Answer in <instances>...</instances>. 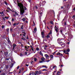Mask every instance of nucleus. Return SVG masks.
I'll return each instance as SVG.
<instances>
[{"label":"nucleus","mask_w":75,"mask_h":75,"mask_svg":"<svg viewBox=\"0 0 75 75\" xmlns=\"http://www.w3.org/2000/svg\"><path fill=\"white\" fill-rule=\"evenodd\" d=\"M18 5L20 8V14L21 16L24 15V13L25 12V10H27V8L25 6H23V5L22 4L19 3L18 4Z\"/></svg>","instance_id":"f257e3e1"},{"label":"nucleus","mask_w":75,"mask_h":75,"mask_svg":"<svg viewBox=\"0 0 75 75\" xmlns=\"http://www.w3.org/2000/svg\"><path fill=\"white\" fill-rule=\"evenodd\" d=\"M57 55H60V56H61V57H62L63 54H62V53H60L59 52H58L57 54Z\"/></svg>","instance_id":"f03ea898"},{"label":"nucleus","mask_w":75,"mask_h":75,"mask_svg":"<svg viewBox=\"0 0 75 75\" xmlns=\"http://www.w3.org/2000/svg\"><path fill=\"white\" fill-rule=\"evenodd\" d=\"M58 43H59V44L61 45L62 47H63V46H62L63 45H64V44H63L64 43L62 42H58Z\"/></svg>","instance_id":"7ed1b4c3"},{"label":"nucleus","mask_w":75,"mask_h":75,"mask_svg":"<svg viewBox=\"0 0 75 75\" xmlns=\"http://www.w3.org/2000/svg\"><path fill=\"white\" fill-rule=\"evenodd\" d=\"M61 70H59V71L57 73L56 75H60V74H61V72H61Z\"/></svg>","instance_id":"20e7f679"},{"label":"nucleus","mask_w":75,"mask_h":75,"mask_svg":"<svg viewBox=\"0 0 75 75\" xmlns=\"http://www.w3.org/2000/svg\"><path fill=\"white\" fill-rule=\"evenodd\" d=\"M50 60H52V59H53L54 58V56L51 55L50 56Z\"/></svg>","instance_id":"39448f33"},{"label":"nucleus","mask_w":75,"mask_h":75,"mask_svg":"<svg viewBox=\"0 0 75 75\" xmlns=\"http://www.w3.org/2000/svg\"><path fill=\"white\" fill-rule=\"evenodd\" d=\"M8 52H4V54L5 56H6V55H8Z\"/></svg>","instance_id":"423d86ee"},{"label":"nucleus","mask_w":75,"mask_h":75,"mask_svg":"<svg viewBox=\"0 0 75 75\" xmlns=\"http://www.w3.org/2000/svg\"><path fill=\"white\" fill-rule=\"evenodd\" d=\"M37 32V28L35 27L34 29V31H33V33H36Z\"/></svg>","instance_id":"0eeeda50"},{"label":"nucleus","mask_w":75,"mask_h":75,"mask_svg":"<svg viewBox=\"0 0 75 75\" xmlns=\"http://www.w3.org/2000/svg\"><path fill=\"white\" fill-rule=\"evenodd\" d=\"M16 46V45L15 44H14L13 45V50H14V48Z\"/></svg>","instance_id":"6e6552de"},{"label":"nucleus","mask_w":75,"mask_h":75,"mask_svg":"<svg viewBox=\"0 0 75 75\" xmlns=\"http://www.w3.org/2000/svg\"><path fill=\"white\" fill-rule=\"evenodd\" d=\"M55 30V31H56V33H57V34H58V28H57V29H54Z\"/></svg>","instance_id":"1a4fd4ad"},{"label":"nucleus","mask_w":75,"mask_h":75,"mask_svg":"<svg viewBox=\"0 0 75 75\" xmlns=\"http://www.w3.org/2000/svg\"><path fill=\"white\" fill-rule=\"evenodd\" d=\"M0 14H1V16H4L3 11H2L1 12H0Z\"/></svg>","instance_id":"9d476101"},{"label":"nucleus","mask_w":75,"mask_h":75,"mask_svg":"<svg viewBox=\"0 0 75 75\" xmlns=\"http://www.w3.org/2000/svg\"><path fill=\"white\" fill-rule=\"evenodd\" d=\"M39 54H40V55H41V56L43 57V54H42V52L41 51H40V52Z\"/></svg>","instance_id":"9b49d317"},{"label":"nucleus","mask_w":75,"mask_h":75,"mask_svg":"<svg viewBox=\"0 0 75 75\" xmlns=\"http://www.w3.org/2000/svg\"><path fill=\"white\" fill-rule=\"evenodd\" d=\"M38 71H36L35 75H38Z\"/></svg>","instance_id":"f8f14e48"},{"label":"nucleus","mask_w":75,"mask_h":75,"mask_svg":"<svg viewBox=\"0 0 75 75\" xmlns=\"http://www.w3.org/2000/svg\"><path fill=\"white\" fill-rule=\"evenodd\" d=\"M45 57L46 58V59H48V57H49V56H48V54H45Z\"/></svg>","instance_id":"ddd939ff"},{"label":"nucleus","mask_w":75,"mask_h":75,"mask_svg":"<svg viewBox=\"0 0 75 75\" xmlns=\"http://www.w3.org/2000/svg\"><path fill=\"white\" fill-rule=\"evenodd\" d=\"M22 33L23 34H24V35H25V34H26V33H25V31L24 30H22Z\"/></svg>","instance_id":"4468645a"},{"label":"nucleus","mask_w":75,"mask_h":75,"mask_svg":"<svg viewBox=\"0 0 75 75\" xmlns=\"http://www.w3.org/2000/svg\"><path fill=\"white\" fill-rule=\"evenodd\" d=\"M45 1H42V6H43V5H45Z\"/></svg>","instance_id":"2eb2a0df"},{"label":"nucleus","mask_w":75,"mask_h":75,"mask_svg":"<svg viewBox=\"0 0 75 75\" xmlns=\"http://www.w3.org/2000/svg\"><path fill=\"white\" fill-rule=\"evenodd\" d=\"M41 60L42 61H45V58L44 57H42L41 58Z\"/></svg>","instance_id":"dca6fc26"},{"label":"nucleus","mask_w":75,"mask_h":75,"mask_svg":"<svg viewBox=\"0 0 75 75\" xmlns=\"http://www.w3.org/2000/svg\"><path fill=\"white\" fill-rule=\"evenodd\" d=\"M22 20L23 21V22H24L25 21V18H23L22 19Z\"/></svg>","instance_id":"f3484780"},{"label":"nucleus","mask_w":75,"mask_h":75,"mask_svg":"<svg viewBox=\"0 0 75 75\" xmlns=\"http://www.w3.org/2000/svg\"><path fill=\"white\" fill-rule=\"evenodd\" d=\"M70 51V50H69V49H67V50H66V52H69Z\"/></svg>","instance_id":"a211bd4d"},{"label":"nucleus","mask_w":75,"mask_h":75,"mask_svg":"<svg viewBox=\"0 0 75 75\" xmlns=\"http://www.w3.org/2000/svg\"><path fill=\"white\" fill-rule=\"evenodd\" d=\"M45 37H46L47 38H50V35L48 34L47 35V36Z\"/></svg>","instance_id":"6ab92c4d"},{"label":"nucleus","mask_w":75,"mask_h":75,"mask_svg":"<svg viewBox=\"0 0 75 75\" xmlns=\"http://www.w3.org/2000/svg\"><path fill=\"white\" fill-rule=\"evenodd\" d=\"M23 37L24 38H26V37L25 36V35L23 34Z\"/></svg>","instance_id":"aec40b11"},{"label":"nucleus","mask_w":75,"mask_h":75,"mask_svg":"<svg viewBox=\"0 0 75 75\" xmlns=\"http://www.w3.org/2000/svg\"><path fill=\"white\" fill-rule=\"evenodd\" d=\"M36 51H39L40 50V49H39V48L38 47H37L36 49Z\"/></svg>","instance_id":"412c9836"},{"label":"nucleus","mask_w":75,"mask_h":75,"mask_svg":"<svg viewBox=\"0 0 75 75\" xmlns=\"http://www.w3.org/2000/svg\"><path fill=\"white\" fill-rule=\"evenodd\" d=\"M42 13L40 12V17H41V16H42Z\"/></svg>","instance_id":"4be33fe9"},{"label":"nucleus","mask_w":75,"mask_h":75,"mask_svg":"<svg viewBox=\"0 0 75 75\" xmlns=\"http://www.w3.org/2000/svg\"><path fill=\"white\" fill-rule=\"evenodd\" d=\"M37 59L35 57L34 58V61H37Z\"/></svg>","instance_id":"5701e85b"},{"label":"nucleus","mask_w":75,"mask_h":75,"mask_svg":"<svg viewBox=\"0 0 75 75\" xmlns=\"http://www.w3.org/2000/svg\"><path fill=\"white\" fill-rule=\"evenodd\" d=\"M14 13H15V14H16V15H17V16H18V13H17V12H16V11H15Z\"/></svg>","instance_id":"b1692460"},{"label":"nucleus","mask_w":75,"mask_h":75,"mask_svg":"<svg viewBox=\"0 0 75 75\" xmlns=\"http://www.w3.org/2000/svg\"><path fill=\"white\" fill-rule=\"evenodd\" d=\"M42 67L44 68H47V66H46L45 65H43L42 66Z\"/></svg>","instance_id":"393cba45"},{"label":"nucleus","mask_w":75,"mask_h":75,"mask_svg":"<svg viewBox=\"0 0 75 75\" xmlns=\"http://www.w3.org/2000/svg\"><path fill=\"white\" fill-rule=\"evenodd\" d=\"M57 41H58V42H59V41H61V39L59 38V39H57Z\"/></svg>","instance_id":"a878e982"},{"label":"nucleus","mask_w":75,"mask_h":75,"mask_svg":"<svg viewBox=\"0 0 75 75\" xmlns=\"http://www.w3.org/2000/svg\"><path fill=\"white\" fill-rule=\"evenodd\" d=\"M54 28L55 29H57V28H57V26L55 25Z\"/></svg>","instance_id":"bb28decb"},{"label":"nucleus","mask_w":75,"mask_h":75,"mask_svg":"<svg viewBox=\"0 0 75 75\" xmlns=\"http://www.w3.org/2000/svg\"><path fill=\"white\" fill-rule=\"evenodd\" d=\"M50 24H51L53 25L54 23H53V22L52 21H51L50 22Z\"/></svg>","instance_id":"cd10ccee"},{"label":"nucleus","mask_w":75,"mask_h":75,"mask_svg":"<svg viewBox=\"0 0 75 75\" xmlns=\"http://www.w3.org/2000/svg\"><path fill=\"white\" fill-rule=\"evenodd\" d=\"M21 30H23V25H22L21 26Z\"/></svg>","instance_id":"c85d7f7f"},{"label":"nucleus","mask_w":75,"mask_h":75,"mask_svg":"<svg viewBox=\"0 0 75 75\" xmlns=\"http://www.w3.org/2000/svg\"><path fill=\"white\" fill-rule=\"evenodd\" d=\"M8 65H7L6 67V69H8Z\"/></svg>","instance_id":"c756f323"},{"label":"nucleus","mask_w":75,"mask_h":75,"mask_svg":"<svg viewBox=\"0 0 75 75\" xmlns=\"http://www.w3.org/2000/svg\"><path fill=\"white\" fill-rule=\"evenodd\" d=\"M10 30L11 32H12V31H13V28H10Z\"/></svg>","instance_id":"7c9ffc66"},{"label":"nucleus","mask_w":75,"mask_h":75,"mask_svg":"<svg viewBox=\"0 0 75 75\" xmlns=\"http://www.w3.org/2000/svg\"><path fill=\"white\" fill-rule=\"evenodd\" d=\"M42 74L41 72V71H39V72H38L39 74Z\"/></svg>","instance_id":"2f4dec72"},{"label":"nucleus","mask_w":75,"mask_h":75,"mask_svg":"<svg viewBox=\"0 0 75 75\" xmlns=\"http://www.w3.org/2000/svg\"><path fill=\"white\" fill-rule=\"evenodd\" d=\"M60 33H61V34H62V30H60Z\"/></svg>","instance_id":"473e14b6"},{"label":"nucleus","mask_w":75,"mask_h":75,"mask_svg":"<svg viewBox=\"0 0 75 75\" xmlns=\"http://www.w3.org/2000/svg\"><path fill=\"white\" fill-rule=\"evenodd\" d=\"M6 31H7L8 32L9 31V28H7L6 29Z\"/></svg>","instance_id":"72a5a7b5"},{"label":"nucleus","mask_w":75,"mask_h":75,"mask_svg":"<svg viewBox=\"0 0 75 75\" xmlns=\"http://www.w3.org/2000/svg\"><path fill=\"white\" fill-rule=\"evenodd\" d=\"M27 46H26L25 47V48H26V49H28V48L27 47Z\"/></svg>","instance_id":"f704fd0d"},{"label":"nucleus","mask_w":75,"mask_h":75,"mask_svg":"<svg viewBox=\"0 0 75 75\" xmlns=\"http://www.w3.org/2000/svg\"><path fill=\"white\" fill-rule=\"evenodd\" d=\"M8 42H9V43L10 42V39H8Z\"/></svg>","instance_id":"c9c22d12"},{"label":"nucleus","mask_w":75,"mask_h":75,"mask_svg":"<svg viewBox=\"0 0 75 75\" xmlns=\"http://www.w3.org/2000/svg\"><path fill=\"white\" fill-rule=\"evenodd\" d=\"M75 15H74V16H72V18H73V19H74V18H75Z\"/></svg>","instance_id":"e433bc0d"},{"label":"nucleus","mask_w":75,"mask_h":75,"mask_svg":"<svg viewBox=\"0 0 75 75\" xmlns=\"http://www.w3.org/2000/svg\"><path fill=\"white\" fill-rule=\"evenodd\" d=\"M33 63H34V62H33V61H32L30 62L31 64H33Z\"/></svg>","instance_id":"4c0bfd02"},{"label":"nucleus","mask_w":75,"mask_h":75,"mask_svg":"<svg viewBox=\"0 0 75 75\" xmlns=\"http://www.w3.org/2000/svg\"><path fill=\"white\" fill-rule=\"evenodd\" d=\"M51 33H52V32L50 31V32L49 33V34L48 35H50V34H51Z\"/></svg>","instance_id":"58836bf2"},{"label":"nucleus","mask_w":75,"mask_h":75,"mask_svg":"<svg viewBox=\"0 0 75 75\" xmlns=\"http://www.w3.org/2000/svg\"><path fill=\"white\" fill-rule=\"evenodd\" d=\"M35 7L36 9H37L38 8V6L36 5L35 6Z\"/></svg>","instance_id":"ea45409f"},{"label":"nucleus","mask_w":75,"mask_h":75,"mask_svg":"<svg viewBox=\"0 0 75 75\" xmlns=\"http://www.w3.org/2000/svg\"><path fill=\"white\" fill-rule=\"evenodd\" d=\"M8 18H9V17H5V18H6V19H8Z\"/></svg>","instance_id":"a19ab883"},{"label":"nucleus","mask_w":75,"mask_h":75,"mask_svg":"<svg viewBox=\"0 0 75 75\" xmlns=\"http://www.w3.org/2000/svg\"><path fill=\"white\" fill-rule=\"evenodd\" d=\"M21 69H19V74H20L21 73Z\"/></svg>","instance_id":"79ce46f5"},{"label":"nucleus","mask_w":75,"mask_h":75,"mask_svg":"<svg viewBox=\"0 0 75 75\" xmlns=\"http://www.w3.org/2000/svg\"><path fill=\"white\" fill-rule=\"evenodd\" d=\"M20 56H21V57L23 56V54H22V53H21L20 54Z\"/></svg>","instance_id":"37998d69"},{"label":"nucleus","mask_w":75,"mask_h":75,"mask_svg":"<svg viewBox=\"0 0 75 75\" xmlns=\"http://www.w3.org/2000/svg\"><path fill=\"white\" fill-rule=\"evenodd\" d=\"M16 23H15L13 24V26H16Z\"/></svg>","instance_id":"c03bdc74"},{"label":"nucleus","mask_w":75,"mask_h":75,"mask_svg":"<svg viewBox=\"0 0 75 75\" xmlns=\"http://www.w3.org/2000/svg\"><path fill=\"white\" fill-rule=\"evenodd\" d=\"M39 62L40 63H42V62H42V61H40Z\"/></svg>","instance_id":"a18cd8bd"},{"label":"nucleus","mask_w":75,"mask_h":75,"mask_svg":"<svg viewBox=\"0 0 75 75\" xmlns=\"http://www.w3.org/2000/svg\"><path fill=\"white\" fill-rule=\"evenodd\" d=\"M43 22H44L45 25H46V23H45V21H43Z\"/></svg>","instance_id":"49530a36"},{"label":"nucleus","mask_w":75,"mask_h":75,"mask_svg":"<svg viewBox=\"0 0 75 75\" xmlns=\"http://www.w3.org/2000/svg\"><path fill=\"white\" fill-rule=\"evenodd\" d=\"M11 21H14V18H13L12 19Z\"/></svg>","instance_id":"de8ad7c7"},{"label":"nucleus","mask_w":75,"mask_h":75,"mask_svg":"<svg viewBox=\"0 0 75 75\" xmlns=\"http://www.w3.org/2000/svg\"><path fill=\"white\" fill-rule=\"evenodd\" d=\"M61 63H62V60H60V64H61Z\"/></svg>","instance_id":"09e8293b"},{"label":"nucleus","mask_w":75,"mask_h":75,"mask_svg":"<svg viewBox=\"0 0 75 75\" xmlns=\"http://www.w3.org/2000/svg\"><path fill=\"white\" fill-rule=\"evenodd\" d=\"M24 54L26 55L27 54V52H25Z\"/></svg>","instance_id":"8fccbe9b"},{"label":"nucleus","mask_w":75,"mask_h":75,"mask_svg":"<svg viewBox=\"0 0 75 75\" xmlns=\"http://www.w3.org/2000/svg\"><path fill=\"white\" fill-rule=\"evenodd\" d=\"M31 50H32V51H34V50H33V49H31L30 50V51H31Z\"/></svg>","instance_id":"3c124183"},{"label":"nucleus","mask_w":75,"mask_h":75,"mask_svg":"<svg viewBox=\"0 0 75 75\" xmlns=\"http://www.w3.org/2000/svg\"><path fill=\"white\" fill-rule=\"evenodd\" d=\"M5 3L6 5H7V2L6 1H5Z\"/></svg>","instance_id":"603ef678"},{"label":"nucleus","mask_w":75,"mask_h":75,"mask_svg":"<svg viewBox=\"0 0 75 75\" xmlns=\"http://www.w3.org/2000/svg\"><path fill=\"white\" fill-rule=\"evenodd\" d=\"M41 34H42V35H44V33L43 32H42Z\"/></svg>","instance_id":"864d4df0"},{"label":"nucleus","mask_w":75,"mask_h":75,"mask_svg":"<svg viewBox=\"0 0 75 75\" xmlns=\"http://www.w3.org/2000/svg\"><path fill=\"white\" fill-rule=\"evenodd\" d=\"M13 64H14L13 63H12V66H11V67H13Z\"/></svg>","instance_id":"5fc2aeb1"},{"label":"nucleus","mask_w":75,"mask_h":75,"mask_svg":"<svg viewBox=\"0 0 75 75\" xmlns=\"http://www.w3.org/2000/svg\"><path fill=\"white\" fill-rule=\"evenodd\" d=\"M19 68H20V67H19V66H18L17 67V69H18Z\"/></svg>","instance_id":"6e6d98bb"},{"label":"nucleus","mask_w":75,"mask_h":75,"mask_svg":"<svg viewBox=\"0 0 75 75\" xmlns=\"http://www.w3.org/2000/svg\"><path fill=\"white\" fill-rule=\"evenodd\" d=\"M25 65H26V67H28V66H29V65L27 64H25Z\"/></svg>","instance_id":"4d7b16f0"},{"label":"nucleus","mask_w":75,"mask_h":75,"mask_svg":"<svg viewBox=\"0 0 75 75\" xmlns=\"http://www.w3.org/2000/svg\"><path fill=\"white\" fill-rule=\"evenodd\" d=\"M44 50H47V47H44Z\"/></svg>","instance_id":"13d9d810"},{"label":"nucleus","mask_w":75,"mask_h":75,"mask_svg":"<svg viewBox=\"0 0 75 75\" xmlns=\"http://www.w3.org/2000/svg\"><path fill=\"white\" fill-rule=\"evenodd\" d=\"M4 25H2V28H4Z\"/></svg>","instance_id":"bf43d9fd"},{"label":"nucleus","mask_w":75,"mask_h":75,"mask_svg":"<svg viewBox=\"0 0 75 75\" xmlns=\"http://www.w3.org/2000/svg\"><path fill=\"white\" fill-rule=\"evenodd\" d=\"M56 67V66H54L53 67L52 69H54V68H55Z\"/></svg>","instance_id":"052dcab7"},{"label":"nucleus","mask_w":75,"mask_h":75,"mask_svg":"<svg viewBox=\"0 0 75 75\" xmlns=\"http://www.w3.org/2000/svg\"><path fill=\"white\" fill-rule=\"evenodd\" d=\"M64 20H65V19H63V20H62V22H63V21H64Z\"/></svg>","instance_id":"680f3d73"},{"label":"nucleus","mask_w":75,"mask_h":75,"mask_svg":"<svg viewBox=\"0 0 75 75\" xmlns=\"http://www.w3.org/2000/svg\"><path fill=\"white\" fill-rule=\"evenodd\" d=\"M65 54H67L68 55L69 54V53H68V52H67L66 53H65Z\"/></svg>","instance_id":"e2e57ef3"},{"label":"nucleus","mask_w":75,"mask_h":75,"mask_svg":"<svg viewBox=\"0 0 75 75\" xmlns=\"http://www.w3.org/2000/svg\"><path fill=\"white\" fill-rule=\"evenodd\" d=\"M30 47L31 48H32V49H33V47L32 46L30 45Z\"/></svg>","instance_id":"0e129e2a"},{"label":"nucleus","mask_w":75,"mask_h":75,"mask_svg":"<svg viewBox=\"0 0 75 75\" xmlns=\"http://www.w3.org/2000/svg\"><path fill=\"white\" fill-rule=\"evenodd\" d=\"M67 25V23H66V22L64 23V25Z\"/></svg>","instance_id":"69168bd1"},{"label":"nucleus","mask_w":75,"mask_h":75,"mask_svg":"<svg viewBox=\"0 0 75 75\" xmlns=\"http://www.w3.org/2000/svg\"><path fill=\"white\" fill-rule=\"evenodd\" d=\"M13 37H15V34H13Z\"/></svg>","instance_id":"338daca9"},{"label":"nucleus","mask_w":75,"mask_h":75,"mask_svg":"<svg viewBox=\"0 0 75 75\" xmlns=\"http://www.w3.org/2000/svg\"><path fill=\"white\" fill-rule=\"evenodd\" d=\"M1 75H5V73L2 74Z\"/></svg>","instance_id":"774afa93"}]
</instances>
